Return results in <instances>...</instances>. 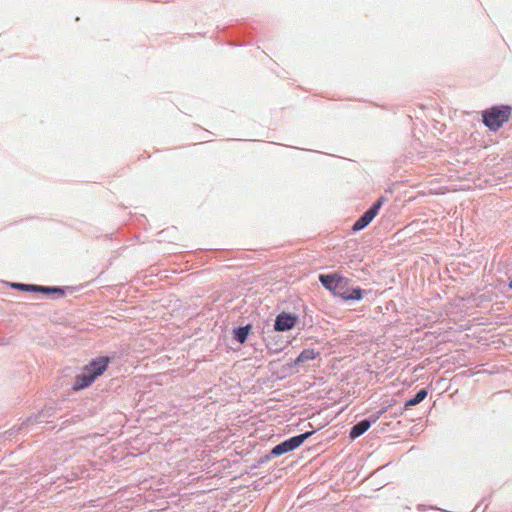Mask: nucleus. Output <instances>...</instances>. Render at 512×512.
Here are the masks:
<instances>
[{
  "mask_svg": "<svg viewBox=\"0 0 512 512\" xmlns=\"http://www.w3.org/2000/svg\"><path fill=\"white\" fill-rule=\"evenodd\" d=\"M313 433H314V431H308V432L293 436V437L287 439L286 442L288 443L289 448H291V450L293 451L296 448H298L300 445H302L303 442L306 439H308Z\"/></svg>",
  "mask_w": 512,
  "mask_h": 512,
  "instance_id": "nucleus-8",
  "label": "nucleus"
},
{
  "mask_svg": "<svg viewBox=\"0 0 512 512\" xmlns=\"http://www.w3.org/2000/svg\"><path fill=\"white\" fill-rule=\"evenodd\" d=\"M250 328H251L250 325H245V326H240V327L235 328L234 333H233L234 339L241 344L245 343L247 340Z\"/></svg>",
  "mask_w": 512,
  "mask_h": 512,
  "instance_id": "nucleus-10",
  "label": "nucleus"
},
{
  "mask_svg": "<svg viewBox=\"0 0 512 512\" xmlns=\"http://www.w3.org/2000/svg\"><path fill=\"white\" fill-rule=\"evenodd\" d=\"M370 427L371 426L369 424V421L366 419H363L351 428L349 437L351 439H356V438L360 437L361 435H363Z\"/></svg>",
  "mask_w": 512,
  "mask_h": 512,
  "instance_id": "nucleus-7",
  "label": "nucleus"
},
{
  "mask_svg": "<svg viewBox=\"0 0 512 512\" xmlns=\"http://www.w3.org/2000/svg\"><path fill=\"white\" fill-rule=\"evenodd\" d=\"M296 323V317L287 314V313H281L279 314L274 322V329L278 332H284L292 329Z\"/></svg>",
  "mask_w": 512,
  "mask_h": 512,
  "instance_id": "nucleus-4",
  "label": "nucleus"
},
{
  "mask_svg": "<svg viewBox=\"0 0 512 512\" xmlns=\"http://www.w3.org/2000/svg\"><path fill=\"white\" fill-rule=\"evenodd\" d=\"M509 288L512 289V279H511V281L509 283Z\"/></svg>",
  "mask_w": 512,
  "mask_h": 512,
  "instance_id": "nucleus-19",
  "label": "nucleus"
},
{
  "mask_svg": "<svg viewBox=\"0 0 512 512\" xmlns=\"http://www.w3.org/2000/svg\"><path fill=\"white\" fill-rule=\"evenodd\" d=\"M109 359L99 357L86 365L82 372L76 376L73 390H82L91 385L94 380L106 370Z\"/></svg>",
  "mask_w": 512,
  "mask_h": 512,
  "instance_id": "nucleus-1",
  "label": "nucleus"
},
{
  "mask_svg": "<svg viewBox=\"0 0 512 512\" xmlns=\"http://www.w3.org/2000/svg\"><path fill=\"white\" fill-rule=\"evenodd\" d=\"M43 417H44V416H43V414H42V413H40V414H38L37 416H35V418H34V419H32V418H28L26 421H24V422L22 423V426H28V425H29L30 423H32V422H43V420H42V418H43Z\"/></svg>",
  "mask_w": 512,
  "mask_h": 512,
  "instance_id": "nucleus-18",
  "label": "nucleus"
},
{
  "mask_svg": "<svg viewBox=\"0 0 512 512\" xmlns=\"http://www.w3.org/2000/svg\"><path fill=\"white\" fill-rule=\"evenodd\" d=\"M266 347L268 350L272 351L273 353H278V352L282 351L284 348L283 345H280L277 342H275L274 344H272L271 342H267Z\"/></svg>",
  "mask_w": 512,
  "mask_h": 512,
  "instance_id": "nucleus-17",
  "label": "nucleus"
},
{
  "mask_svg": "<svg viewBox=\"0 0 512 512\" xmlns=\"http://www.w3.org/2000/svg\"><path fill=\"white\" fill-rule=\"evenodd\" d=\"M427 395H428V392L426 389L419 390L413 398L406 401L405 407L408 408V407L415 406V405L421 403L427 397Z\"/></svg>",
  "mask_w": 512,
  "mask_h": 512,
  "instance_id": "nucleus-12",
  "label": "nucleus"
},
{
  "mask_svg": "<svg viewBox=\"0 0 512 512\" xmlns=\"http://www.w3.org/2000/svg\"><path fill=\"white\" fill-rule=\"evenodd\" d=\"M339 277H340V275L337 273L321 274V275H319V281L326 289L334 292L335 288H336L335 284H337Z\"/></svg>",
  "mask_w": 512,
  "mask_h": 512,
  "instance_id": "nucleus-6",
  "label": "nucleus"
},
{
  "mask_svg": "<svg viewBox=\"0 0 512 512\" xmlns=\"http://www.w3.org/2000/svg\"><path fill=\"white\" fill-rule=\"evenodd\" d=\"M11 286L17 290L26 291V292H37V289H38L37 288L38 285H34V284L13 283Z\"/></svg>",
  "mask_w": 512,
  "mask_h": 512,
  "instance_id": "nucleus-14",
  "label": "nucleus"
},
{
  "mask_svg": "<svg viewBox=\"0 0 512 512\" xmlns=\"http://www.w3.org/2000/svg\"><path fill=\"white\" fill-rule=\"evenodd\" d=\"M511 108L509 106H495L483 112V123L491 131H497L509 120Z\"/></svg>",
  "mask_w": 512,
  "mask_h": 512,
  "instance_id": "nucleus-2",
  "label": "nucleus"
},
{
  "mask_svg": "<svg viewBox=\"0 0 512 512\" xmlns=\"http://www.w3.org/2000/svg\"><path fill=\"white\" fill-rule=\"evenodd\" d=\"M386 412V409H382V410H379L377 411L376 413L372 414L369 418H367L366 420L369 421V424L370 426L374 423H376L379 418Z\"/></svg>",
  "mask_w": 512,
  "mask_h": 512,
  "instance_id": "nucleus-16",
  "label": "nucleus"
},
{
  "mask_svg": "<svg viewBox=\"0 0 512 512\" xmlns=\"http://www.w3.org/2000/svg\"><path fill=\"white\" fill-rule=\"evenodd\" d=\"M363 292L360 288H354L344 296V300H360L363 297Z\"/></svg>",
  "mask_w": 512,
  "mask_h": 512,
  "instance_id": "nucleus-15",
  "label": "nucleus"
},
{
  "mask_svg": "<svg viewBox=\"0 0 512 512\" xmlns=\"http://www.w3.org/2000/svg\"><path fill=\"white\" fill-rule=\"evenodd\" d=\"M319 355V352L314 349H304L297 358L290 364L291 367L300 365L307 361L315 359Z\"/></svg>",
  "mask_w": 512,
  "mask_h": 512,
  "instance_id": "nucleus-5",
  "label": "nucleus"
},
{
  "mask_svg": "<svg viewBox=\"0 0 512 512\" xmlns=\"http://www.w3.org/2000/svg\"><path fill=\"white\" fill-rule=\"evenodd\" d=\"M384 198L380 197L364 214L353 224L352 230L357 232L366 228L378 214Z\"/></svg>",
  "mask_w": 512,
  "mask_h": 512,
  "instance_id": "nucleus-3",
  "label": "nucleus"
},
{
  "mask_svg": "<svg viewBox=\"0 0 512 512\" xmlns=\"http://www.w3.org/2000/svg\"><path fill=\"white\" fill-rule=\"evenodd\" d=\"M348 282H349L348 278L340 275V277L338 278L337 284H335L336 288L333 293L336 296H339L342 299H344V296H346V294H348V292H349Z\"/></svg>",
  "mask_w": 512,
  "mask_h": 512,
  "instance_id": "nucleus-9",
  "label": "nucleus"
},
{
  "mask_svg": "<svg viewBox=\"0 0 512 512\" xmlns=\"http://www.w3.org/2000/svg\"><path fill=\"white\" fill-rule=\"evenodd\" d=\"M290 451H292V450H291V448H289V445L285 440V441L277 444L275 447H273V449L270 452V455L273 457H278V456L288 453Z\"/></svg>",
  "mask_w": 512,
  "mask_h": 512,
  "instance_id": "nucleus-13",
  "label": "nucleus"
},
{
  "mask_svg": "<svg viewBox=\"0 0 512 512\" xmlns=\"http://www.w3.org/2000/svg\"><path fill=\"white\" fill-rule=\"evenodd\" d=\"M37 292L43 293L46 295L57 294V297H62L65 295V290L61 287H49V286H40L37 287Z\"/></svg>",
  "mask_w": 512,
  "mask_h": 512,
  "instance_id": "nucleus-11",
  "label": "nucleus"
}]
</instances>
